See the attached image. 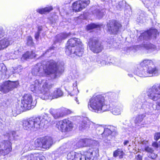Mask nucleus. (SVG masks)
I'll return each mask as SVG.
<instances>
[{
    "mask_svg": "<svg viewBox=\"0 0 160 160\" xmlns=\"http://www.w3.org/2000/svg\"><path fill=\"white\" fill-rule=\"evenodd\" d=\"M52 87V84L48 80H36L31 85L30 88L32 91L43 100L52 99L63 95V93L60 88L55 90L52 96L50 95L48 91Z\"/></svg>",
    "mask_w": 160,
    "mask_h": 160,
    "instance_id": "1",
    "label": "nucleus"
},
{
    "mask_svg": "<svg viewBox=\"0 0 160 160\" xmlns=\"http://www.w3.org/2000/svg\"><path fill=\"white\" fill-rule=\"evenodd\" d=\"M62 66H59L58 63L53 60L47 62L45 64L38 63L32 69V73L34 76H47L54 78L63 71Z\"/></svg>",
    "mask_w": 160,
    "mask_h": 160,
    "instance_id": "2",
    "label": "nucleus"
},
{
    "mask_svg": "<svg viewBox=\"0 0 160 160\" xmlns=\"http://www.w3.org/2000/svg\"><path fill=\"white\" fill-rule=\"evenodd\" d=\"M51 118L47 114L38 117L30 118L23 121V127L25 129L35 131L40 128L44 127L51 121Z\"/></svg>",
    "mask_w": 160,
    "mask_h": 160,
    "instance_id": "3",
    "label": "nucleus"
},
{
    "mask_svg": "<svg viewBox=\"0 0 160 160\" xmlns=\"http://www.w3.org/2000/svg\"><path fill=\"white\" fill-rule=\"evenodd\" d=\"M109 105L106 104L103 97L101 95L93 96L88 103V108L90 110L97 113H100L109 110Z\"/></svg>",
    "mask_w": 160,
    "mask_h": 160,
    "instance_id": "4",
    "label": "nucleus"
},
{
    "mask_svg": "<svg viewBox=\"0 0 160 160\" xmlns=\"http://www.w3.org/2000/svg\"><path fill=\"white\" fill-rule=\"evenodd\" d=\"M65 52L71 57L74 56V54L82 56L83 53V48L80 39L76 38L69 39L67 43Z\"/></svg>",
    "mask_w": 160,
    "mask_h": 160,
    "instance_id": "5",
    "label": "nucleus"
},
{
    "mask_svg": "<svg viewBox=\"0 0 160 160\" xmlns=\"http://www.w3.org/2000/svg\"><path fill=\"white\" fill-rule=\"evenodd\" d=\"M134 73L140 77H145L157 76L160 72L156 67H150L146 69L143 67H137Z\"/></svg>",
    "mask_w": 160,
    "mask_h": 160,
    "instance_id": "6",
    "label": "nucleus"
},
{
    "mask_svg": "<svg viewBox=\"0 0 160 160\" xmlns=\"http://www.w3.org/2000/svg\"><path fill=\"white\" fill-rule=\"evenodd\" d=\"M56 127L58 130L62 132L71 131L72 126L71 122L67 119L58 121L57 122Z\"/></svg>",
    "mask_w": 160,
    "mask_h": 160,
    "instance_id": "7",
    "label": "nucleus"
},
{
    "mask_svg": "<svg viewBox=\"0 0 160 160\" xmlns=\"http://www.w3.org/2000/svg\"><path fill=\"white\" fill-rule=\"evenodd\" d=\"M147 95L150 99L154 101H156L160 99V85H154L149 88Z\"/></svg>",
    "mask_w": 160,
    "mask_h": 160,
    "instance_id": "8",
    "label": "nucleus"
},
{
    "mask_svg": "<svg viewBox=\"0 0 160 160\" xmlns=\"http://www.w3.org/2000/svg\"><path fill=\"white\" fill-rule=\"evenodd\" d=\"M88 43L90 50L94 53H99L102 51L103 48L101 43L95 39H91Z\"/></svg>",
    "mask_w": 160,
    "mask_h": 160,
    "instance_id": "9",
    "label": "nucleus"
},
{
    "mask_svg": "<svg viewBox=\"0 0 160 160\" xmlns=\"http://www.w3.org/2000/svg\"><path fill=\"white\" fill-rule=\"evenodd\" d=\"M19 84L18 81H5L1 86L0 91L4 93L9 92L15 88H16Z\"/></svg>",
    "mask_w": 160,
    "mask_h": 160,
    "instance_id": "10",
    "label": "nucleus"
},
{
    "mask_svg": "<svg viewBox=\"0 0 160 160\" xmlns=\"http://www.w3.org/2000/svg\"><path fill=\"white\" fill-rule=\"evenodd\" d=\"M89 0H81L77 1L72 4L73 11L78 12L81 11L89 4Z\"/></svg>",
    "mask_w": 160,
    "mask_h": 160,
    "instance_id": "11",
    "label": "nucleus"
},
{
    "mask_svg": "<svg viewBox=\"0 0 160 160\" xmlns=\"http://www.w3.org/2000/svg\"><path fill=\"white\" fill-rule=\"evenodd\" d=\"M12 150L11 143L9 141L4 140L0 142V156L8 154Z\"/></svg>",
    "mask_w": 160,
    "mask_h": 160,
    "instance_id": "12",
    "label": "nucleus"
},
{
    "mask_svg": "<svg viewBox=\"0 0 160 160\" xmlns=\"http://www.w3.org/2000/svg\"><path fill=\"white\" fill-rule=\"evenodd\" d=\"M32 98L31 95L29 94H24L21 100V102L25 109L29 110L34 106L32 104Z\"/></svg>",
    "mask_w": 160,
    "mask_h": 160,
    "instance_id": "13",
    "label": "nucleus"
},
{
    "mask_svg": "<svg viewBox=\"0 0 160 160\" xmlns=\"http://www.w3.org/2000/svg\"><path fill=\"white\" fill-rule=\"evenodd\" d=\"M78 124L79 129L82 131L87 130L90 127L92 128V127H95L96 126L95 124L90 122L87 118H84Z\"/></svg>",
    "mask_w": 160,
    "mask_h": 160,
    "instance_id": "14",
    "label": "nucleus"
},
{
    "mask_svg": "<svg viewBox=\"0 0 160 160\" xmlns=\"http://www.w3.org/2000/svg\"><path fill=\"white\" fill-rule=\"evenodd\" d=\"M121 26L119 22L115 21H111L109 24H107L108 30L111 33L115 34L117 33Z\"/></svg>",
    "mask_w": 160,
    "mask_h": 160,
    "instance_id": "15",
    "label": "nucleus"
},
{
    "mask_svg": "<svg viewBox=\"0 0 160 160\" xmlns=\"http://www.w3.org/2000/svg\"><path fill=\"white\" fill-rule=\"evenodd\" d=\"M158 33L157 30L154 29L143 33L139 37V38L146 40L152 38H154L156 37Z\"/></svg>",
    "mask_w": 160,
    "mask_h": 160,
    "instance_id": "16",
    "label": "nucleus"
},
{
    "mask_svg": "<svg viewBox=\"0 0 160 160\" xmlns=\"http://www.w3.org/2000/svg\"><path fill=\"white\" fill-rule=\"evenodd\" d=\"M109 107L112 113L115 115L120 114L122 110V106L121 105H118L115 103L112 104Z\"/></svg>",
    "mask_w": 160,
    "mask_h": 160,
    "instance_id": "17",
    "label": "nucleus"
},
{
    "mask_svg": "<svg viewBox=\"0 0 160 160\" xmlns=\"http://www.w3.org/2000/svg\"><path fill=\"white\" fill-rule=\"evenodd\" d=\"M137 67H139V68L143 67V68L146 69H147L148 68L150 67H156L152 61L147 59L143 60Z\"/></svg>",
    "mask_w": 160,
    "mask_h": 160,
    "instance_id": "18",
    "label": "nucleus"
},
{
    "mask_svg": "<svg viewBox=\"0 0 160 160\" xmlns=\"http://www.w3.org/2000/svg\"><path fill=\"white\" fill-rule=\"evenodd\" d=\"M49 112L55 119L63 117V114L62 113L61 108L58 109L51 108Z\"/></svg>",
    "mask_w": 160,
    "mask_h": 160,
    "instance_id": "19",
    "label": "nucleus"
},
{
    "mask_svg": "<svg viewBox=\"0 0 160 160\" xmlns=\"http://www.w3.org/2000/svg\"><path fill=\"white\" fill-rule=\"evenodd\" d=\"M52 144V139L49 137H46L42 139V148L44 149H48Z\"/></svg>",
    "mask_w": 160,
    "mask_h": 160,
    "instance_id": "20",
    "label": "nucleus"
},
{
    "mask_svg": "<svg viewBox=\"0 0 160 160\" xmlns=\"http://www.w3.org/2000/svg\"><path fill=\"white\" fill-rule=\"evenodd\" d=\"M9 38H5L0 40V51L6 48L10 45Z\"/></svg>",
    "mask_w": 160,
    "mask_h": 160,
    "instance_id": "21",
    "label": "nucleus"
},
{
    "mask_svg": "<svg viewBox=\"0 0 160 160\" xmlns=\"http://www.w3.org/2000/svg\"><path fill=\"white\" fill-rule=\"evenodd\" d=\"M153 104L152 103H150L147 101L144 102V103L141 105V103L140 104V105L137 106L138 108L142 107L144 109H148V112H151L154 110V108L153 107Z\"/></svg>",
    "mask_w": 160,
    "mask_h": 160,
    "instance_id": "22",
    "label": "nucleus"
},
{
    "mask_svg": "<svg viewBox=\"0 0 160 160\" xmlns=\"http://www.w3.org/2000/svg\"><path fill=\"white\" fill-rule=\"evenodd\" d=\"M97 154L96 153V151H94L93 149H90L88 151L85 152V157L86 158L91 160L92 157H97Z\"/></svg>",
    "mask_w": 160,
    "mask_h": 160,
    "instance_id": "23",
    "label": "nucleus"
},
{
    "mask_svg": "<svg viewBox=\"0 0 160 160\" xmlns=\"http://www.w3.org/2000/svg\"><path fill=\"white\" fill-rule=\"evenodd\" d=\"M95 127H92L90 129V130L94 132V131H96V132L98 134L103 135V132L104 128L101 126L95 124Z\"/></svg>",
    "mask_w": 160,
    "mask_h": 160,
    "instance_id": "24",
    "label": "nucleus"
},
{
    "mask_svg": "<svg viewBox=\"0 0 160 160\" xmlns=\"http://www.w3.org/2000/svg\"><path fill=\"white\" fill-rule=\"evenodd\" d=\"M35 57V54L33 51L27 52L23 55L21 59L23 61L28 58H32Z\"/></svg>",
    "mask_w": 160,
    "mask_h": 160,
    "instance_id": "25",
    "label": "nucleus"
},
{
    "mask_svg": "<svg viewBox=\"0 0 160 160\" xmlns=\"http://www.w3.org/2000/svg\"><path fill=\"white\" fill-rule=\"evenodd\" d=\"M38 153L32 154L25 156V160H42V159L38 157Z\"/></svg>",
    "mask_w": 160,
    "mask_h": 160,
    "instance_id": "26",
    "label": "nucleus"
},
{
    "mask_svg": "<svg viewBox=\"0 0 160 160\" xmlns=\"http://www.w3.org/2000/svg\"><path fill=\"white\" fill-rule=\"evenodd\" d=\"M68 92H71V95H77L79 91L77 88L76 82L74 83L73 86L70 88Z\"/></svg>",
    "mask_w": 160,
    "mask_h": 160,
    "instance_id": "27",
    "label": "nucleus"
},
{
    "mask_svg": "<svg viewBox=\"0 0 160 160\" xmlns=\"http://www.w3.org/2000/svg\"><path fill=\"white\" fill-rule=\"evenodd\" d=\"M89 141V139H81L77 143V146L79 148L87 146L88 145V143Z\"/></svg>",
    "mask_w": 160,
    "mask_h": 160,
    "instance_id": "28",
    "label": "nucleus"
},
{
    "mask_svg": "<svg viewBox=\"0 0 160 160\" xmlns=\"http://www.w3.org/2000/svg\"><path fill=\"white\" fill-rule=\"evenodd\" d=\"M52 10V8L51 6L45 7L44 8H38L37 9V12L41 14H45L47 12H49Z\"/></svg>",
    "mask_w": 160,
    "mask_h": 160,
    "instance_id": "29",
    "label": "nucleus"
},
{
    "mask_svg": "<svg viewBox=\"0 0 160 160\" xmlns=\"http://www.w3.org/2000/svg\"><path fill=\"white\" fill-rule=\"evenodd\" d=\"M34 142L32 141L26 144L24 147V151H29L32 149H35V147L34 146Z\"/></svg>",
    "mask_w": 160,
    "mask_h": 160,
    "instance_id": "30",
    "label": "nucleus"
},
{
    "mask_svg": "<svg viewBox=\"0 0 160 160\" xmlns=\"http://www.w3.org/2000/svg\"><path fill=\"white\" fill-rule=\"evenodd\" d=\"M70 35V33H60L56 36L57 41H60L63 39L66 38L68 36Z\"/></svg>",
    "mask_w": 160,
    "mask_h": 160,
    "instance_id": "31",
    "label": "nucleus"
},
{
    "mask_svg": "<svg viewBox=\"0 0 160 160\" xmlns=\"http://www.w3.org/2000/svg\"><path fill=\"white\" fill-rule=\"evenodd\" d=\"M113 127L109 126L108 128H104L103 132V135L108 136L111 134L112 132H113Z\"/></svg>",
    "mask_w": 160,
    "mask_h": 160,
    "instance_id": "32",
    "label": "nucleus"
},
{
    "mask_svg": "<svg viewBox=\"0 0 160 160\" xmlns=\"http://www.w3.org/2000/svg\"><path fill=\"white\" fill-rule=\"evenodd\" d=\"M145 117V114H142L137 115L135 120V123H140Z\"/></svg>",
    "mask_w": 160,
    "mask_h": 160,
    "instance_id": "33",
    "label": "nucleus"
},
{
    "mask_svg": "<svg viewBox=\"0 0 160 160\" xmlns=\"http://www.w3.org/2000/svg\"><path fill=\"white\" fill-rule=\"evenodd\" d=\"M123 151L118 149L113 152V156L115 157L119 156L120 158H122L123 157Z\"/></svg>",
    "mask_w": 160,
    "mask_h": 160,
    "instance_id": "34",
    "label": "nucleus"
},
{
    "mask_svg": "<svg viewBox=\"0 0 160 160\" xmlns=\"http://www.w3.org/2000/svg\"><path fill=\"white\" fill-rule=\"evenodd\" d=\"M34 146L35 148L38 147H42V140L40 139H37L34 142Z\"/></svg>",
    "mask_w": 160,
    "mask_h": 160,
    "instance_id": "35",
    "label": "nucleus"
},
{
    "mask_svg": "<svg viewBox=\"0 0 160 160\" xmlns=\"http://www.w3.org/2000/svg\"><path fill=\"white\" fill-rule=\"evenodd\" d=\"M105 11V9H101V10H97L95 14L98 18H101L104 15Z\"/></svg>",
    "mask_w": 160,
    "mask_h": 160,
    "instance_id": "36",
    "label": "nucleus"
},
{
    "mask_svg": "<svg viewBox=\"0 0 160 160\" xmlns=\"http://www.w3.org/2000/svg\"><path fill=\"white\" fill-rule=\"evenodd\" d=\"M24 106L22 105V102L21 103L20 105H17L16 107V109H17L16 112L19 113L21 112H23L24 110H27V109H25Z\"/></svg>",
    "mask_w": 160,
    "mask_h": 160,
    "instance_id": "37",
    "label": "nucleus"
},
{
    "mask_svg": "<svg viewBox=\"0 0 160 160\" xmlns=\"http://www.w3.org/2000/svg\"><path fill=\"white\" fill-rule=\"evenodd\" d=\"M100 27V26L99 25H97L94 23H92L88 25L87 27V29L88 30H89L95 28Z\"/></svg>",
    "mask_w": 160,
    "mask_h": 160,
    "instance_id": "38",
    "label": "nucleus"
},
{
    "mask_svg": "<svg viewBox=\"0 0 160 160\" xmlns=\"http://www.w3.org/2000/svg\"><path fill=\"white\" fill-rule=\"evenodd\" d=\"M60 108L62 113L63 114V117L71 113V111L68 109L64 108Z\"/></svg>",
    "mask_w": 160,
    "mask_h": 160,
    "instance_id": "39",
    "label": "nucleus"
},
{
    "mask_svg": "<svg viewBox=\"0 0 160 160\" xmlns=\"http://www.w3.org/2000/svg\"><path fill=\"white\" fill-rule=\"evenodd\" d=\"M96 61L98 63L100 64L102 66L106 64V62L102 59V58L101 57H98Z\"/></svg>",
    "mask_w": 160,
    "mask_h": 160,
    "instance_id": "40",
    "label": "nucleus"
},
{
    "mask_svg": "<svg viewBox=\"0 0 160 160\" xmlns=\"http://www.w3.org/2000/svg\"><path fill=\"white\" fill-rule=\"evenodd\" d=\"M22 48L21 47H18L15 48L14 54L17 55H20L22 51Z\"/></svg>",
    "mask_w": 160,
    "mask_h": 160,
    "instance_id": "41",
    "label": "nucleus"
},
{
    "mask_svg": "<svg viewBox=\"0 0 160 160\" xmlns=\"http://www.w3.org/2000/svg\"><path fill=\"white\" fill-rule=\"evenodd\" d=\"M125 4V2L123 1H121L119 2L118 5H116V8L117 9L120 10L121 9L124 7Z\"/></svg>",
    "mask_w": 160,
    "mask_h": 160,
    "instance_id": "42",
    "label": "nucleus"
},
{
    "mask_svg": "<svg viewBox=\"0 0 160 160\" xmlns=\"http://www.w3.org/2000/svg\"><path fill=\"white\" fill-rule=\"evenodd\" d=\"M146 48L147 49L150 50L151 51H152L156 49V46L152 44H148L147 45Z\"/></svg>",
    "mask_w": 160,
    "mask_h": 160,
    "instance_id": "43",
    "label": "nucleus"
},
{
    "mask_svg": "<svg viewBox=\"0 0 160 160\" xmlns=\"http://www.w3.org/2000/svg\"><path fill=\"white\" fill-rule=\"evenodd\" d=\"M0 68L1 71L3 73H6L7 68L3 64H1L0 65Z\"/></svg>",
    "mask_w": 160,
    "mask_h": 160,
    "instance_id": "44",
    "label": "nucleus"
},
{
    "mask_svg": "<svg viewBox=\"0 0 160 160\" xmlns=\"http://www.w3.org/2000/svg\"><path fill=\"white\" fill-rule=\"evenodd\" d=\"M27 44L28 45H32L33 43L32 38L30 36H28L27 37Z\"/></svg>",
    "mask_w": 160,
    "mask_h": 160,
    "instance_id": "45",
    "label": "nucleus"
},
{
    "mask_svg": "<svg viewBox=\"0 0 160 160\" xmlns=\"http://www.w3.org/2000/svg\"><path fill=\"white\" fill-rule=\"evenodd\" d=\"M145 149L146 151L148 152H150L151 153H152L153 151V150L151 148L148 146H146L145 148Z\"/></svg>",
    "mask_w": 160,
    "mask_h": 160,
    "instance_id": "46",
    "label": "nucleus"
},
{
    "mask_svg": "<svg viewBox=\"0 0 160 160\" xmlns=\"http://www.w3.org/2000/svg\"><path fill=\"white\" fill-rule=\"evenodd\" d=\"M160 138V132L157 133L155 134L154 139L157 141Z\"/></svg>",
    "mask_w": 160,
    "mask_h": 160,
    "instance_id": "47",
    "label": "nucleus"
},
{
    "mask_svg": "<svg viewBox=\"0 0 160 160\" xmlns=\"http://www.w3.org/2000/svg\"><path fill=\"white\" fill-rule=\"evenodd\" d=\"M5 32L2 28H0V38L2 37L5 35Z\"/></svg>",
    "mask_w": 160,
    "mask_h": 160,
    "instance_id": "48",
    "label": "nucleus"
},
{
    "mask_svg": "<svg viewBox=\"0 0 160 160\" xmlns=\"http://www.w3.org/2000/svg\"><path fill=\"white\" fill-rule=\"evenodd\" d=\"M40 33V32H37L35 34V38L37 40H38L39 38V34Z\"/></svg>",
    "mask_w": 160,
    "mask_h": 160,
    "instance_id": "49",
    "label": "nucleus"
},
{
    "mask_svg": "<svg viewBox=\"0 0 160 160\" xmlns=\"http://www.w3.org/2000/svg\"><path fill=\"white\" fill-rule=\"evenodd\" d=\"M152 146L154 147L158 148V144L157 142H154L152 144Z\"/></svg>",
    "mask_w": 160,
    "mask_h": 160,
    "instance_id": "50",
    "label": "nucleus"
},
{
    "mask_svg": "<svg viewBox=\"0 0 160 160\" xmlns=\"http://www.w3.org/2000/svg\"><path fill=\"white\" fill-rule=\"evenodd\" d=\"M136 158L137 160H142V157L140 155H138L137 156Z\"/></svg>",
    "mask_w": 160,
    "mask_h": 160,
    "instance_id": "51",
    "label": "nucleus"
},
{
    "mask_svg": "<svg viewBox=\"0 0 160 160\" xmlns=\"http://www.w3.org/2000/svg\"><path fill=\"white\" fill-rule=\"evenodd\" d=\"M129 142V141L128 140L125 141L124 142L123 144L124 145H128V143Z\"/></svg>",
    "mask_w": 160,
    "mask_h": 160,
    "instance_id": "52",
    "label": "nucleus"
},
{
    "mask_svg": "<svg viewBox=\"0 0 160 160\" xmlns=\"http://www.w3.org/2000/svg\"><path fill=\"white\" fill-rule=\"evenodd\" d=\"M82 156H83V157L82 156V158L80 159L79 158H78V160H82V159H83V158H84V160H86V158L84 155L82 154Z\"/></svg>",
    "mask_w": 160,
    "mask_h": 160,
    "instance_id": "53",
    "label": "nucleus"
},
{
    "mask_svg": "<svg viewBox=\"0 0 160 160\" xmlns=\"http://www.w3.org/2000/svg\"><path fill=\"white\" fill-rule=\"evenodd\" d=\"M42 30V28L41 27H39L38 28V31L40 32V31H41Z\"/></svg>",
    "mask_w": 160,
    "mask_h": 160,
    "instance_id": "54",
    "label": "nucleus"
},
{
    "mask_svg": "<svg viewBox=\"0 0 160 160\" xmlns=\"http://www.w3.org/2000/svg\"><path fill=\"white\" fill-rule=\"evenodd\" d=\"M75 100L77 102L78 104H79V103L78 102V99L77 98H76Z\"/></svg>",
    "mask_w": 160,
    "mask_h": 160,
    "instance_id": "55",
    "label": "nucleus"
},
{
    "mask_svg": "<svg viewBox=\"0 0 160 160\" xmlns=\"http://www.w3.org/2000/svg\"><path fill=\"white\" fill-rule=\"evenodd\" d=\"M52 49V48H50L49 50H47V51L46 52H49V51L51 50Z\"/></svg>",
    "mask_w": 160,
    "mask_h": 160,
    "instance_id": "56",
    "label": "nucleus"
},
{
    "mask_svg": "<svg viewBox=\"0 0 160 160\" xmlns=\"http://www.w3.org/2000/svg\"><path fill=\"white\" fill-rule=\"evenodd\" d=\"M159 45L158 46V49H160V42L158 43Z\"/></svg>",
    "mask_w": 160,
    "mask_h": 160,
    "instance_id": "57",
    "label": "nucleus"
},
{
    "mask_svg": "<svg viewBox=\"0 0 160 160\" xmlns=\"http://www.w3.org/2000/svg\"><path fill=\"white\" fill-rule=\"evenodd\" d=\"M10 135L9 134H8V137H9L8 138V139H9V138L10 137L9 136Z\"/></svg>",
    "mask_w": 160,
    "mask_h": 160,
    "instance_id": "58",
    "label": "nucleus"
},
{
    "mask_svg": "<svg viewBox=\"0 0 160 160\" xmlns=\"http://www.w3.org/2000/svg\"><path fill=\"white\" fill-rule=\"evenodd\" d=\"M128 75H129L130 77H132V74H130H130H128Z\"/></svg>",
    "mask_w": 160,
    "mask_h": 160,
    "instance_id": "59",
    "label": "nucleus"
},
{
    "mask_svg": "<svg viewBox=\"0 0 160 160\" xmlns=\"http://www.w3.org/2000/svg\"><path fill=\"white\" fill-rule=\"evenodd\" d=\"M90 140V141L89 142H91V141H92V140Z\"/></svg>",
    "mask_w": 160,
    "mask_h": 160,
    "instance_id": "60",
    "label": "nucleus"
},
{
    "mask_svg": "<svg viewBox=\"0 0 160 160\" xmlns=\"http://www.w3.org/2000/svg\"><path fill=\"white\" fill-rule=\"evenodd\" d=\"M103 139H104L103 141H104L105 142V138H104Z\"/></svg>",
    "mask_w": 160,
    "mask_h": 160,
    "instance_id": "61",
    "label": "nucleus"
}]
</instances>
